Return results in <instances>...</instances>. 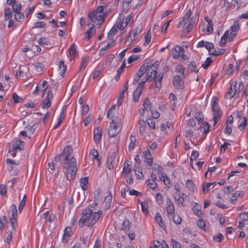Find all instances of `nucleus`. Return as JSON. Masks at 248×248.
Wrapping results in <instances>:
<instances>
[{
	"label": "nucleus",
	"instance_id": "a211bd4d",
	"mask_svg": "<svg viewBox=\"0 0 248 248\" xmlns=\"http://www.w3.org/2000/svg\"><path fill=\"white\" fill-rule=\"evenodd\" d=\"M72 228L70 227H67L65 228L63 235L62 240L64 243L68 241V238L72 235Z\"/></svg>",
	"mask_w": 248,
	"mask_h": 248
},
{
	"label": "nucleus",
	"instance_id": "b1692460",
	"mask_svg": "<svg viewBox=\"0 0 248 248\" xmlns=\"http://www.w3.org/2000/svg\"><path fill=\"white\" fill-rule=\"evenodd\" d=\"M94 24H93L89 30L85 33V39L89 40L91 37L95 33V30L93 28Z\"/></svg>",
	"mask_w": 248,
	"mask_h": 248
},
{
	"label": "nucleus",
	"instance_id": "473e14b6",
	"mask_svg": "<svg viewBox=\"0 0 248 248\" xmlns=\"http://www.w3.org/2000/svg\"><path fill=\"white\" fill-rule=\"evenodd\" d=\"M139 132L140 135H142L145 130L146 128V123L143 120H140L139 121Z\"/></svg>",
	"mask_w": 248,
	"mask_h": 248
},
{
	"label": "nucleus",
	"instance_id": "5701e85b",
	"mask_svg": "<svg viewBox=\"0 0 248 248\" xmlns=\"http://www.w3.org/2000/svg\"><path fill=\"white\" fill-rule=\"evenodd\" d=\"M118 30H119V27L118 25L115 23V24L113 25L112 28L108 33V38H113V36L117 32Z\"/></svg>",
	"mask_w": 248,
	"mask_h": 248
},
{
	"label": "nucleus",
	"instance_id": "1a4fd4ad",
	"mask_svg": "<svg viewBox=\"0 0 248 248\" xmlns=\"http://www.w3.org/2000/svg\"><path fill=\"white\" fill-rule=\"evenodd\" d=\"M53 100V93L51 91L47 92V96L46 99L44 100L42 108L43 109H48L51 107V101Z\"/></svg>",
	"mask_w": 248,
	"mask_h": 248
},
{
	"label": "nucleus",
	"instance_id": "aec40b11",
	"mask_svg": "<svg viewBox=\"0 0 248 248\" xmlns=\"http://www.w3.org/2000/svg\"><path fill=\"white\" fill-rule=\"evenodd\" d=\"M174 198L176 201L179 206H185L184 197L181 196L180 192H175L174 194Z\"/></svg>",
	"mask_w": 248,
	"mask_h": 248
},
{
	"label": "nucleus",
	"instance_id": "a18cd8bd",
	"mask_svg": "<svg viewBox=\"0 0 248 248\" xmlns=\"http://www.w3.org/2000/svg\"><path fill=\"white\" fill-rule=\"evenodd\" d=\"M171 217L172 218L173 222L176 224L178 225L181 223L182 219L178 215L174 214Z\"/></svg>",
	"mask_w": 248,
	"mask_h": 248
},
{
	"label": "nucleus",
	"instance_id": "c9c22d12",
	"mask_svg": "<svg viewBox=\"0 0 248 248\" xmlns=\"http://www.w3.org/2000/svg\"><path fill=\"white\" fill-rule=\"evenodd\" d=\"M236 91L232 89V86H231L229 91L225 94V97L227 99H231L235 95Z\"/></svg>",
	"mask_w": 248,
	"mask_h": 248
},
{
	"label": "nucleus",
	"instance_id": "4c0bfd02",
	"mask_svg": "<svg viewBox=\"0 0 248 248\" xmlns=\"http://www.w3.org/2000/svg\"><path fill=\"white\" fill-rule=\"evenodd\" d=\"M175 72L182 75V78H185V68L181 65H178L175 68Z\"/></svg>",
	"mask_w": 248,
	"mask_h": 248
},
{
	"label": "nucleus",
	"instance_id": "7c9ffc66",
	"mask_svg": "<svg viewBox=\"0 0 248 248\" xmlns=\"http://www.w3.org/2000/svg\"><path fill=\"white\" fill-rule=\"evenodd\" d=\"M229 31H226L225 33H224L223 35L221 37V40L220 41V46L221 47H223L225 46L226 42H227V39L229 35Z\"/></svg>",
	"mask_w": 248,
	"mask_h": 248
},
{
	"label": "nucleus",
	"instance_id": "20e7f679",
	"mask_svg": "<svg viewBox=\"0 0 248 248\" xmlns=\"http://www.w3.org/2000/svg\"><path fill=\"white\" fill-rule=\"evenodd\" d=\"M106 5L98 6L95 10L90 12L88 14V18L93 23H96L97 25L100 26L105 21V16L103 13Z\"/></svg>",
	"mask_w": 248,
	"mask_h": 248
},
{
	"label": "nucleus",
	"instance_id": "4be33fe9",
	"mask_svg": "<svg viewBox=\"0 0 248 248\" xmlns=\"http://www.w3.org/2000/svg\"><path fill=\"white\" fill-rule=\"evenodd\" d=\"M89 62V57L88 56H85L83 57L80 62V65L79 68V72H81L82 71L84 70L85 68L87 67L88 64Z\"/></svg>",
	"mask_w": 248,
	"mask_h": 248
},
{
	"label": "nucleus",
	"instance_id": "c03bdc74",
	"mask_svg": "<svg viewBox=\"0 0 248 248\" xmlns=\"http://www.w3.org/2000/svg\"><path fill=\"white\" fill-rule=\"evenodd\" d=\"M65 110V109L64 107H63L61 110V112L57 121V122H59V124H62L64 119Z\"/></svg>",
	"mask_w": 248,
	"mask_h": 248
},
{
	"label": "nucleus",
	"instance_id": "13d9d810",
	"mask_svg": "<svg viewBox=\"0 0 248 248\" xmlns=\"http://www.w3.org/2000/svg\"><path fill=\"white\" fill-rule=\"evenodd\" d=\"M212 62L213 61L211 58H207L206 61L203 63H202V68H204V69H207L212 63Z\"/></svg>",
	"mask_w": 248,
	"mask_h": 248
},
{
	"label": "nucleus",
	"instance_id": "052dcab7",
	"mask_svg": "<svg viewBox=\"0 0 248 248\" xmlns=\"http://www.w3.org/2000/svg\"><path fill=\"white\" fill-rule=\"evenodd\" d=\"M89 110V106L87 105H83L81 107V114L82 115H86Z\"/></svg>",
	"mask_w": 248,
	"mask_h": 248
},
{
	"label": "nucleus",
	"instance_id": "49530a36",
	"mask_svg": "<svg viewBox=\"0 0 248 248\" xmlns=\"http://www.w3.org/2000/svg\"><path fill=\"white\" fill-rule=\"evenodd\" d=\"M122 229L124 231H128L130 230V222L128 220H125L123 222Z\"/></svg>",
	"mask_w": 248,
	"mask_h": 248
},
{
	"label": "nucleus",
	"instance_id": "de8ad7c7",
	"mask_svg": "<svg viewBox=\"0 0 248 248\" xmlns=\"http://www.w3.org/2000/svg\"><path fill=\"white\" fill-rule=\"evenodd\" d=\"M26 196L25 195H24L22 200L20 202V204L18 206V210L20 213H21L22 211L25 204H26Z\"/></svg>",
	"mask_w": 248,
	"mask_h": 248
},
{
	"label": "nucleus",
	"instance_id": "bb28decb",
	"mask_svg": "<svg viewBox=\"0 0 248 248\" xmlns=\"http://www.w3.org/2000/svg\"><path fill=\"white\" fill-rule=\"evenodd\" d=\"M134 171L135 172V174L138 179H140L143 177V175L142 172V170L140 166H135Z\"/></svg>",
	"mask_w": 248,
	"mask_h": 248
},
{
	"label": "nucleus",
	"instance_id": "6ab92c4d",
	"mask_svg": "<svg viewBox=\"0 0 248 248\" xmlns=\"http://www.w3.org/2000/svg\"><path fill=\"white\" fill-rule=\"evenodd\" d=\"M77 46L75 43H73L69 49V54L70 58V60H72L74 59L76 56H77V52L76 51Z\"/></svg>",
	"mask_w": 248,
	"mask_h": 248
},
{
	"label": "nucleus",
	"instance_id": "2f4dec72",
	"mask_svg": "<svg viewBox=\"0 0 248 248\" xmlns=\"http://www.w3.org/2000/svg\"><path fill=\"white\" fill-rule=\"evenodd\" d=\"M107 117L110 119H111V122H121L120 119L118 117V116L116 115L115 111H112L111 113L109 115H108V112L107 113Z\"/></svg>",
	"mask_w": 248,
	"mask_h": 248
},
{
	"label": "nucleus",
	"instance_id": "09e8293b",
	"mask_svg": "<svg viewBox=\"0 0 248 248\" xmlns=\"http://www.w3.org/2000/svg\"><path fill=\"white\" fill-rule=\"evenodd\" d=\"M239 29V22L238 21H235L233 22L232 26L231 27V32L238 33Z\"/></svg>",
	"mask_w": 248,
	"mask_h": 248
},
{
	"label": "nucleus",
	"instance_id": "864d4df0",
	"mask_svg": "<svg viewBox=\"0 0 248 248\" xmlns=\"http://www.w3.org/2000/svg\"><path fill=\"white\" fill-rule=\"evenodd\" d=\"M14 16L15 19L19 22L22 21L24 18V14L20 12L16 13Z\"/></svg>",
	"mask_w": 248,
	"mask_h": 248
},
{
	"label": "nucleus",
	"instance_id": "f257e3e1",
	"mask_svg": "<svg viewBox=\"0 0 248 248\" xmlns=\"http://www.w3.org/2000/svg\"><path fill=\"white\" fill-rule=\"evenodd\" d=\"M72 147L66 146L61 154L55 156V161L57 162H60L61 157H63V168L66 170L67 179L69 181L75 178L77 171V161L72 155Z\"/></svg>",
	"mask_w": 248,
	"mask_h": 248
},
{
	"label": "nucleus",
	"instance_id": "423d86ee",
	"mask_svg": "<svg viewBox=\"0 0 248 248\" xmlns=\"http://www.w3.org/2000/svg\"><path fill=\"white\" fill-rule=\"evenodd\" d=\"M120 122H111L108 128V133L109 137H115L120 131L119 124Z\"/></svg>",
	"mask_w": 248,
	"mask_h": 248
},
{
	"label": "nucleus",
	"instance_id": "72a5a7b5",
	"mask_svg": "<svg viewBox=\"0 0 248 248\" xmlns=\"http://www.w3.org/2000/svg\"><path fill=\"white\" fill-rule=\"evenodd\" d=\"M111 198L110 196H106L103 202V206L106 209H108L111 204Z\"/></svg>",
	"mask_w": 248,
	"mask_h": 248
},
{
	"label": "nucleus",
	"instance_id": "dca6fc26",
	"mask_svg": "<svg viewBox=\"0 0 248 248\" xmlns=\"http://www.w3.org/2000/svg\"><path fill=\"white\" fill-rule=\"evenodd\" d=\"M204 19L207 23L205 30L206 33L207 34H211L213 31L212 20L207 16H205Z\"/></svg>",
	"mask_w": 248,
	"mask_h": 248
},
{
	"label": "nucleus",
	"instance_id": "ddd939ff",
	"mask_svg": "<svg viewBox=\"0 0 248 248\" xmlns=\"http://www.w3.org/2000/svg\"><path fill=\"white\" fill-rule=\"evenodd\" d=\"M144 161L148 164L149 166H152L153 164V158L150 150H147L143 153Z\"/></svg>",
	"mask_w": 248,
	"mask_h": 248
},
{
	"label": "nucleus",
	"instance_id": "6e6552de",
	"mask_svg": "<svg viewBox=\"0 0 248 248\" xmlns=\"http://www.w3.org/2000/svg\"><path fill=\"white\" fill-rule=\"evenodd\" d=\"M22 146H23V142L20 140H18L13 144L12 147L9 148V153L15 155L16 152L21 150Z\"/></svg>",
	"mask_w": 248,
	"mask_h": 248
},
{
	"label": "nucleus",
	"instance_id": "a878e982",
	"mask_svg": "<svg viewBox=\"0 0 248 248\" xmlns=\"http://www.w3.org/2000/svg\"><path fill=\"white\" fill-rule=\"evenodd\" d=\"M202 47H205L209 52V55H210V53L213 52L214 50V45L212 43L205 42L202 41Z\"/></svg>",
	"mask_w": 248,
	"mask_h": 248
},
{
	"label": "nucleus",
	"instance_id": "ea45409f",
	"mask_svg": "<svg viewBox=\"0 0 248 248\" xmlns=\"http://www.w3.org/2000/svg\"><path fill=\"white\" fill-rule=\"evenodd\" d=\"M247 125V119L246 117H243V120L241 122L240 124L238 125V127L239 129L242 131L244 130Z\"/></svg>",
	"mask_w": 248,
	"mask_h": 248
},
{
	"label": "nucleus",
	"instance_id": "e433bc0d",
	"mask_svg": "<svg viewBox=\"0 0 248 248\" xmlns=\"http://www.w3.org/2000/svg\"><path fill=\"white\" fill-rule=\"evenodd\" d=\"M12 12L10 8H6L4 10V19L5 20L11 19L12 17Z\"/></svg>",
	"mask_w": 248,
	"mask_h": 248
},
{
	"label": "nucleus",
	"instance_id": "5fc2aeb1",
	"mask_svg": "<svg viewBox=\"0 0 248 248\" xmlns=\"http://www.w3.org/2000/svg\"><path fill=\"white\" fill-rule=\"evenodd\" d=\"M107 167L109 170L114 168V160L111 158H108L107 160Z\"/></svg>",
	"mask_w": 248,
	"mask_h": 248
},
{
	"label": "nucleus",
	"instance_id": "37998d69",
	"mask_svg": "<svg viewBox=\"0 0 248 248\" xmlns=\"http://www.w3.org/2000/svg\"><path fill=\"white\" fill-rule=\"evenodd\" d=\"M143 106L146 111L151 110V103L148 98H146L144 99Z\"/></svg>",
	"mask_w": 248,
	"mask_h": 248
},
{
	"label": "nucleus",
	"instance_id": "f8f14e48",
	"mask_svg": "<svg viewBox=\"0 0 248 248\" xmlns=\"http://www.w3.org/2000/svg\"><path fill=\"white\" fill-rule=\"evenodd\" d=\"M212 109L214 112V116L221 117L222 111L218 104L216 101L212 102Z\"/></svg>",
	"mask_w": 248,
	"mask_h": 248
},
{
	"label": "nucleus",
	"instance_id": "bf43d9fd",
	"mask_svg": "<svg viewBox=\"0 0 248 248\" xmlns=\"http://www.w3.org/2000/svg\"><path fill=\"white\" fill-rule=\"evenodd\" d=\"M6 162L7 164L11 165V170L13 169L14 165H17L18 164V162H16L15 160L10 158H7L6 160Z\"/></svg>",
	"mask_w": 248,
	"mask_h": 248
},
{
	"label": "nucleus",
	"instance_id": "58836bf2",
	"mask_svg": "<svg viewBox=\"0 0 248 248\" xmlns=\"http://www.w3.org/2000/svg\"><path fill=\"white\" fill-rule=\"evenodd\" d=\"M98 155V151L95 149H93L91 150L90 153V155L91 156L93 160H94L95 159L97 160V161H99V158H97Z\"/></svg>",
	"mask_w": 248,
	"mask_h": 248
},
{
	"label": "nucleus",
	"instance_id": "f704fd0d",
	"mask_svg": "<svg viewBox=\"0 0 248 248\" xmlns=\"http://www.w3.org/2000/svg\"><path fill=\"white\" fill-rule=\"evenodd\" d=\"M130 143L128 146L129 151L132 150L135 146V143L136 142V138L135 136L131 135L130 137Z\"/></svg>",
	"mask_w": 248,
	"mask_h": 248
},
{
	"label": "nucleus",
	"instance_id": "a19ab883",
	"mask_svg": "<svg viewBox=\"0 0 248 248\" xmlns=\"http://www.w3.org/2000/svg\"><path fill=\"white\" fill-rule=\"evenodd\" d=\"M147 186L151 189H155L157 186V185L155 181L148 180L146 182Z\"/></svg>",
	"mask_w": 248,
	"mask_h": 248
},
{
	"label": "nucleus",
	"instance_id": "39448f33",
	"mask_svg": "<svg viewBox=\"0 0 248 248\" xmlns=\"http://www.w3.org/2000/svg\"><path fill=\"white\" fill-rule=\"evenodd\" d=\"M158 66V64L157 61L152 64L149 63L145 64V69L146 72L145 76L150 78V81L155 78L157 73Z\"/></svg>",
	"mask_w": 248,
	"mask_h": 248
},
{
	"label": "nucleus",
	"instance_id": "c756f323",
	"mask_svg": "<svg viewBox=\"0 0 248 248\" xmlns=\"http://www.w3.org/2000/svg\"><path fill=\"white\" fill-rule=\"evenodd\" d=\"M131 169L129 167V164L125 162L124 164L122 174L128 176L129 175V173L131 172Z\"/></svg>",
	"mask_w": 248,
	"mask_h": 248
},
{
	"label": "nucleus",
	"instance_id": "7ed1b4c3",
	"mask_svg": "<svg viewBox=\"0 0 248 248\" xmlns=\"http://www.w3.org/2000/svg\"><path fill=\"white\" fill-rule=\"evenodd\" d=\"M191 11L187 10L185 15L180 19L177 28L182 30L184 33H189L192 29L194 24L196 22V18L194 16L190 17Z\"/></svg>",
	"mask_w": 248,
	"mask_h": 248
},
{
	"label": "nucleus",
	"instance_id": "c85d7f7f",
	"mask_svg": "<svg viewBox=\"0 0 248 248\" xmlns=\"http://www.w3.org/2000/svg\"><path fill=\"white\" fill-rule=\"evenodd\" d=\"M88 184V178L83 177L80 179V184L81 188L83 190H86L87 189V185Z\"/></svg>",
	"mask_w": 248,
	"mask_h": 248
},
{
	"label": "nucleus",
	"instance_id": "4468645a",
	"mask_svg": "<svg viewBox=\"0 0 248 248\" xmlns=\"http://www.w3.org/2000/svg\"><path fill=\"white\" fill-rule=\"evenodd\" d=\"M173 84L176 89H180L183 88V82L179 76H175L173 78Z\"/></svg>",
	"mask_w": 248,
	"mask_h": 248
},
{
	"label": "nucleus",
	"instance_id": "cd10ccee",
	"mask_svg": "<svg viewBox=\"0 0 248 248\" xmlns=\"http://www.w3.org/2000/svg\"><path fill=\"white\" fill-rule=\"evenodd\" d=\"M186 186L191 191H194L196 189V186L194 182L191 180H187L186 182Z\"/></svg>",
	"mask_w": 248,
	"mask_h": 248
},
{
	"label": "nucleus",
	"instance_id": "0eeeda50",
	"mask_svg": "<svg viewBox=\"0 0 248 248\" xmlns=\"http://www.w3.org/2000/svg\"><path fill=\"white\" fill-rule=\"evenodd\" d=\"M132 17V15L130 14L126 17L120 16L116 20V23L119 27V30L123 31L125 28Z\"/></svg>",
	"mask_w": 248,
	"mask_h": 248
},
{
	"label": "nucleus",
	"instance_id": "4d7b16f0",
	"mask_svg": "<svg viewBox=\"0 0 248 248\" xmlns=\"http://www.w3.org/2000/svg\"><path fill=\"white\" fill-rule=\"evenodd\" d=\"M140 32V30L138 29V28H136L134 29L129 35V37L131 38L132 40H134L136 37V36Z\"/></svg>",
	"mask_w": 248,
	"mask_h": 248
},
{
	"label": "nucleus",
	"instance_id": "6e6d98bb",
	"mask_svg": "<svg viewBox=\"0 0 248 248\" xmlns=\"http://www.w3.org/2000/svg\"><path fill=\"white\" fill-rule=\"evenodd\" d=\"M101 71V69L99 67H97L94 69L93 74V79H95L100 76Z\"/></svg>",
	"mask_w": 248,
	"mask_h": 248
},
{
	"label": "nucleus",
	"instance_id": "69168bd1",
	"mask_svg": "<svg viewBox=\"0 0 248 248\" xmlns=\"http://www.w3.org/2000/svg\"><path fill=\"white\" fill-rule=\"evenodd\" d=\"M132 0H124L123 8L125 10L129 9L130 7L129 4L131 2Z\"/></svg>",
	"mask_w": 248,
	"mask_h": 248
},
{
	"label": "nucleus",
	"instance_id": "9b49d317",
	"mask_svg": "<svg viewBox=\"0 0 248 248\" xmlns=\"http://www.w3.org/2000/svg\"><path fill=\"white\" fill-rule=\"evenodd\" d=\"M184 48L182 47L179 46H176L172 49V55L173 58L175 59H178L179 58L181 54L184 53Z\"/></svg>",
	"mask_w": 248,
	"mask_h": 248
},
{
	"label": "nucleus",
	"instance_id": "f03ea898",
	"mask_svg": "<svg viewBox=\"0 0 248 248\" xmlns=\"http://www.w3.org/2000/svg\"><path fill=\"white\" fill-rule=\"evenodd\" d=\"M101 214V211L93 212L89 207L84 208L82 211L81 217L78 222L79 227L82 228L84 226H93L97 221Z\"/></svg>",
	"mask_w": 248,
	"mask_h": 248
},
{
	"label": "nucleus",
	"instance_id": "e2e57ef3",
	"mask_svg": "<svg viewBox=\"0 0 248 248\" xmlns=\"http://www.w3.org/2000/svg\"><path fill=\"white\" fill-rule=\"evenodd\" d=\"M146 122L149 126L153 129H155V122L152 119H148L146 121Z\"/></svg>",
	"mask_w": 248,
	"mask_h": 248
},
{
	"label": "nucleus",
	"instance_id": "774afa93",
	"mask_svg": "<svg viewBox=\"0 0 248 248\" xmlns=\"http://www.w3.org/2000/svg\"><path fill=\"white\" fill-rule=\"evenodd\" d=\"M171 243L173 248H182L180 243L174 239H171Z\"/></svg>",
	"mask_w": 248,
	"mask_h": 248
},
{
	"label": "nucleus",
	"instance_id": "8fccbe9b",
	"mask_svg": "<svg viewBox=\"0 0 248 248\" xmlns=\"http://www.w3.org/2000/svg\"><path fill=\"white\" fill-rule=\"evenodd\" d=\"M169 100H170V103H171V109L172 110H173L175 108V104H176L175 96L173 93H170V94Z\"/></svg>",
	"mask_w": 248,
	"mask_h": 248
},
{
	"label": "nucleus",
	"instance_id": "9d476101",
	"mask_svg": "<svg viewBox=\"0 0 248 248\" xmlns=\"http://www.w3.org/2000/svg\"><path fill=\"white\" fill-rule=\"evenodd\" d=\"M166 211L169 218H171L175 212V207L173 203L170 198L167 199Z\"/></svg>",
	"mask_w": 248,
	"mask_h": 248
},
{
	"label": "nucleus",
	"instance_id": "f3484780",
	"mask_svg": "<svg viewBox=\"0 0 248 248\" xmlns=\"http://www.w3.org/2000/svg\"><path fill=\"white\" fill-rule=\"evenodd\" d=\"M192 210L193 213L199 217L202 215L201 206L198 204L196 202H192Z\"/></svg>",
	"mask_w": 248,
	"mask_h": 248
},
{
	"label": "nucleus",
	"instance_id": "338daca9",
	"mask_svg": "<svg viewBox=\"0 0 248 248\" xmlns=\"http://www.w3.org/2000/svg\"><path fill=\"white\" fill-rule=\"evenodd\" d=\"M202 124H203V126H202V129H203V133L204 134H207L209 132L211 126L208 122H204L202 123Z\"/></svg>",
	"mask_w": 248,
	"mask_h": 248
},
{
	"label": "nucleus",
	"instance_id": "393cba45",
	"mask_svg": "<svg viewBox=\"0 0 248 248\" xmlns=\"http://www.w3.org/2000/svg\"><path fill=\"white\" fill-rule=\"evenodd\" d=\"M58 68L61 76L62 78L64 77V73L66 70V66L65 65L63 61H60L59 62Z\"/></svg>",
	"mask_w": 248,
	"mask_h": 248
},
{
	"label": "nucleus",
	"instance_id": "603ef678",
	"mask_svg": "<svg viewBox=\"0 0 248 248\" xmlns=\"http://www.w3.org/2000/svg\"><path fill=\"white\" fill-rule=\"evenodd\" d=\"M36 128L35 125L33 124L32 125H28L25 128L29 135H32L35 130Z\"/></svg>",
	"mask_w": 248,
	"mask_h": 248
},
{
	"label": "nucleus",
	"instance_id": "0e129e2a",
	"mask_svg": "<svg viewBox=\"0 0 248 248\" xmlns=\"http://www.w3.org/2000/svg\"><path fill=\"white\" fill-rule=\"evenodd\" d=\"M224 236L221 233H218L217 235L213 236V239L215 242H220L223 239Z\"/></svg>",
	"mask_w": 248,
	"mask_h": 248
},
{
	"label": "nucleus",
	"instance_id": "412c9836",
	"mask_svg": "<svg viewBox=\"0 0 248 248\" xmlns=\"http://www.w3.org/2000/svg\"><path fill=\"white\" fill-rule=\"evenodd\" d=\"M108 41L107 43V45L105 46L102 47L101 48V49L99 50V54H100V55H101V54L102 55H104L103 53L102 54V51H105V50H107V49H108L110 47L113 46L114 44V39L113 38H108Z\"/></svg>",
	"mask_w": 248,
	"mask_h": 248
},
{
	"label": "nucleus",
	"instance_id": "3c124183",
	"mask_svg": "<svg viewBox=\"0 0 248 248\" xmlns=\"http://www.w3.org/2000/svg\"><path fill=\"white\" fill-rule=\"evenodd\" d=\"M155 219L156 221L157 222L158 224L159 225V226H163L164 225L161 216L159 214V213L157 212L156 213Z\"/></svg>",
	"mask_w": 248,
	"mask_h": 248
},
{
	"label": "nucleus",
	"instance_id": "680f3d73",
	"mask_svg": "<svg viewBox=\"0 0 248 248\" xmlns=\"http://www.w3.org/2000/svg\"><path fill=\"white\" fill-rule=\"evenodd\" d=\"M225 50L224 49H219L218 50L214 49L213 52L210 53V55L217 56L224 53Z\"/></svg>",
	"mask_w": 248,
	"mask_h": 248
},
{
	"label": "nucleus",
	"instance_id": "79ce46f5",
	"mask_svg": "<svg viewBox=\"0 0 248 248\" xmlns=\"http://www.w3.org/2000/svg\"><path fill=\"white\" fill-rule=\"evenodd\" d=\"M145 64L142 65L140 68L138 72L137 73L135 76L140 78L142 77L144 73H146V70L145 69Z\"/></svg>",
	"mask_w": 248,
	"mask_h": 248
},
{
	"label": "nucleus",
	"instance_id": "2eb2a0df",
	"mask_svg": "<svg viewBox=\"0 0 248 248\" xmlns=\"http://www.w3.org/2000/svg\"><path fill=\"white\" fill-rule=\"evenodd\" d=\"M102 137L101 129L99 127H96L93 130V140L95 143L100 142Z\"/></svg>",
	"mask_w": 248,
	"mask_h": 248
}]
</instances>
